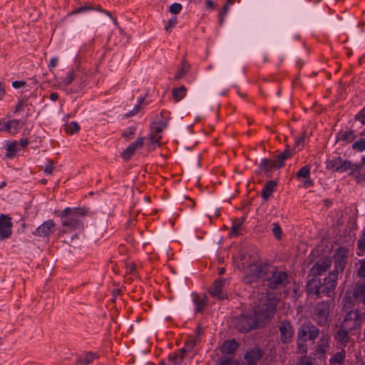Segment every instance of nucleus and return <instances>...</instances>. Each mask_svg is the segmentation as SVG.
<instances>
[{
    "label": "nucleus",
    "instance_id": "obj_29",
    "mask_svg": "<svg viewBox=\"0 0 365 365\" xmlns=\"http://www.w3.org/2000/svg\"><path fill=\"white\" fill-rule=\"evenodd\" d=\"M151 131L149 135V140L150 141V143H159L162 138L161 133L162 131H157V128L153 125L150 127Z\"/></svg>",
    "mask_w": 365,
    "mask_h": 365
},
{
    "label": "nucleus",
    "instance_id": "obj_27",
    "mask_svg": "<svg viewBox=\"0 0 365 365\" xmlns=\"http://www.w3.org/2000/svg\"><path fill=\"white\" fill-rule=\"evenodd\" d=\"M19 150H20L19 143L17 141L11 142L7 144L6 157L13 158Z\"/></svg>",
    "mask_w": 365,
    "mask_h": 365
},
{
    "label": "nucleus",
    "instance_id": "obj_2",
    "mask_svg": "<svg viewBox=\"0 0 365 365\" xmlns=\"http://www.w3.org/2000/svg\"><path fill=\"white\" fill-rule=\"evenodd\" d=\"M246 260L247 255H245L242 257V265L245 269L243 277L244 282L252 284L259 279H262L264 281L269 267L263 264L261 262H257L256 259H254L252 263L248 264Z\"/></svg>",
    "mask_w": 365,
    "mask_h": 365
},
{
    "label": "nucleus",
    "instance_id": "obj_62",
    "mask_svg": "<svg viewBox=\"0 0 365 365\" xmlns=\"http://www.w3.org/2000/svg\"><path fill=\"white\" fill-rule=\"evenodd\" d=\"M193 158V164H195L197 166L200 165V155L198 154H194L192 156Z\"/></svg>",
    "mask_w": 365,
    "mask_h": 365
},
{
    "label": "nucleus",
    "instance_id": "obj_33",
    "mask_svg": "<svg viewBox=\"0 0 365 365\" xmlns=\"http://www.w3.org/2000/svg\"><path fill=\"white\" fill-rule=\"evenodd\" d=\"M193 302L196 306L195 312H202L206 305V302L204 297H200L198 295H195L193 297Z\"/></svg>",
    "mask_w": 365,
    "mask_h": 365
},
{
    "label": "nucleus",
    "instance_id": "obj_57",
    "mask_svg": "<svg viewBox=\"0 0 365 365\" xmlns=\"http://www.w3.org/2000/svg\"><path fill=\"white\" fill-rule=\"evenodd\" d=\"M0 131L8 132V121L0 120Z\"/></svg>",
    "mask_w": 365,
    "mask_h": 365
},
{
    "label": "nucleus",
    "instance_id": "obj_7",
    "mask_svg": "<svg viewBox=\"0 0 365 365\" xmlns=\"http://www.w3.org/2000/svg\"><path fill=\"white\" fill-rule=\"evenodd\" d=\"M330 312V303L327 301H322L315 307L313 319L320 327H329Z\"/></svg>",
    "mask_w": 365,
    "mask_h": 365
},
{
    "label": "nucleus",
    "instance_id": "obj_31",
    "mask_svg": "<svg viewBox=\"0 0 365 365\" xmlns=\"http://www.w3.org/2000/svg\"><path fill=\"white\" fill-rule=\"evenodd\" d=\"M98 356L96 353L88 352L84 356H82L81 359H79V363L81 365H88L91 363L95 358H98Z\"/></svg>",
    "mask_w": 365,
    "mask_h": 365
},
{
    "label": "nucleus",
    "instance_id": "obj_6",
    "mask_svg": "<svg viewBox=\"0 0 365 365\" xmlns=\"http://www.w3.org/2000/svg\"><path fill=\"white\" fill-rule=\"evenodd\" d=\"M85 215L86 211L83 209L72 210L67 207L61 214L62 225L71 230L81 228L82 226L78 216H84Z\"/></svg>",
    "mask_w": 365,
    "mask_h": 365
},
{
    "label": "nucleus",
    "instance_id": "obj_43",
    "mask_svg": "<svg viewBox=\"0 0 365 365\" xmlns=\"http://www.w3.org/2000/svg\"><path fill=\"white\" fill-rule=\"evenodd\" d=\"M197 340H190L187 341L184 347L180 349V353H187L190 351L195 346Z\"/></svg>",
    "mask_w": 365,
    "mask_h": 365
},
{
    "label": "nucleus",
    "instance_id": "obj_51",
    "mask_svg": "<svg viewBox=\"0 0 365 365\" xmlns=\"http://www.w3.org/2000/svg\"><path fill=\"white\" fill-rule=\"evenodd\" d=\"M53 161L52 160H49L48 164L46 165V166L45 168L44 173H47V174H51L52 173V171H53Z\"/></svg>",
    "mask_w": 365,
    "mask_h": 365
},
{
    "label": "nucleus",
    "instance_id": "obj_11",
    "mask_svg": "<svg viewBox=\"0 0 365 365\" xmlns=\"http://www.w3.org/2000/svg\"><path fill=\"white\" fill-rule=\"evenodd\" d=\"M337 285V277L334 274H329L321 281L319 289L320 298L323 297H331L334 294V289Z\"/></svg>",
    "mask_w": 365,
    "mask_h": 365
},
{
    "label": "nucleus",
    "instance_id": "obj_9",
    "mask_svg": "<svg viewBox=\"0 0 365 365\" xmlns=\"http://www.w3.org/2000/svg\"><path fill=\"white\" fill-rule=\"evenodd\" d=\"M235 328L240 332L248 333L252 329H259L255 317L251 314H241L233 319Z\"/></svg>",
    "mask_w": 365,
    "mask_h": 365
},
{
    "label": "nucleus",
    "instance_id": "obj_63",
    "mask_svg": "<svg viewBox=\"0 0 365 365\" xmlns=\"http://www.w3.org/2000/svg\"><path fill=\"white\" fill-rule=\"evenodd\" d=\"M172 359L174 365H181L182 361H180L178 356H173Z\"/></svg>",
    "mask_w": 365,
    "mask_h": 365
},
{
    "label": "nucleus",
    "instance_id": "obj_44",
    "mask_svg": "<svg viewBox=\"0 0 365 365\" xmlns=\"http://www.w3.org/2000/svg\"><path fill=\"white\" fill-rule=\"evenodd\" d=\"M74 77H75L74 71L71 70L68 73L67 76L63 79L62 83L65 86H68L72 82V81L74 79Z\"/></svg>",
    "mask_w": 365,
    "mask_h": 365
},
{
    "label": "nucleus",
    "instance_id": "obj_37",
    "mask_svg": "<svg viewBox=\"0 0 365 365\" xmlns=\"http://www.w3.org/2000/svg\"><path fill=\"white\" fill-rule=\"evenodd\" d=\"M243 220H244L243 219H242V220H239V219L234 220V221L232 222V228H231V234L232 235H238V234H239L238 233V229L241 226V225L242 224Z\"/></svg>",
    "mask_w": 365,
    "mask_h": 365
},
{
    "label": "nucleus",
    "instance_id": "obj_59",
    "mask_svg": "<svg viewBox=\"0 0 365 365\" xmlns=\"http://www.w3.org/2000/svg\"><path fill=\"white\" fill-rule=\"evenodd\" d=\"M57 63H58V58L56 57L52 58L48 64V67L50 68V70L51 68L56 67V66L57 65Z\"/></svg>",
    "mask_w": 365,
    "mask_h": 365
},
{
    "label": "nucleus",
    "instance_id": "obj_35",
    "mask_svg": "<svg viewBox=\"0 0 365 365\" xmlns=\"http://www.w3.org/2000/svg\"><path fill=\"white\" fill-rule=\"evenodd\" d=\"M66 131L67 133L73 134L80 130V125L76 122H71L66 125Z\"/></svg>",
    "mask_w": 365,
    "mask_h": 365
},
{
    "label": "nucleus",
    "instance_id": "obj_16",
    "mask_svg": "<svg viewBox=\"0 0 365 365\" xmlns=\"http://www.w3.org/2000/svg\"><path fill=\"white\" fill-rule=\"evenodd\" d=\"M227 282L226 279H216L209 289L210 294L218 299H222L226 297V294L224 292V287Z\"/></svg>",
    "mask_w": 365,
    "mask_h": 365
},
{
    "label": "nucleus",
    "instance_id": "obj_12",
    "mask_svg": "<svg viewBox=\"0 0 365 365\" xmlns=\"http://www.w3.org/2000/svg\"><path fill=\"white\" fill-rule=\"evenodd\" d=\"M280 333V341L283 344H289L293 341L294 330L290 322L284 319L280 322L278 326Z\"/></svg>",
    "mask_w": 365,
    "mask_h": 365
},
{
    "label": "nucleus",
    "instance_id": "obj_25",
    "mask_svg": "<svg viewBox=\"0 0 365 365\" xmlns=\"http://www.w3.org/2000/svg\"><path fill=\"white\" fill-rule=\"evenodd\" d=\"M187 93V88L185 86H180L174 88L172 91V97L175 102H179L183 99Z\"/></svg>",
    "mask_w": 365,
    "mask_h": 365
},
{
    "label": "nucleus",
    "instance_id": "obj_56",
    "mask_svg": "<svg viewBox=\"0 0 365 365\" xmlns=\"http://www.w3.org/2000/svg\"><path fill=\"white\" fill-rule=\"evenodd\" d=\"M176 24H177L176 19L175 18L172 19L168 21V24L165 26V29L166 31H168L170 28L175 26Z\"/></svg>",
    "mask_w": 365,
    "mask_h": 365
},
{
    "label": "nucleus",
    "instance_id": "obj_13",
    "mask_svg": "<svg viewBox=\"0 0 365 365\" xmlns=\"http://www.w3.org/2000/svg\"><path fill=\"white\" fill-rule=\"evenodd\" d=\"M11 218L7 215L1 214L0 215V240H4L11 237L12 233Z\"/></svg>",
    "mask_w": 365,
    "mask_h": 365
},
{
    "label": "nucleus",
    "instance_id": "obj_39",
    "mask_svg": "<svg viewBox=\"0 0 365 365\" xmlns=\"http://www.w3.org/2000/svg\"><path fill=\"white\" fill-rule=\"evenodd\" d=\"M357 274L360 277H365V258L358 262Z\"/></svg>",
    "mask_w": 365,
    "mask_h": 365
},
{
    "label": "nucleus",
    "instance_id": "obj_45",
    "mask_svg": "<svg viewBox=\"0 0 365 365\" xmlns=\"http://www.w3.org/2000/svg\"><path fill=\"white\" fill-rule=\"evenodd\" d=\"M273 226V235L277 240H280L282 238V228L278 223H274Z\"/></svg>",
    "mask_w": 365,
    "mask_h": 365
},
{
    "label": "nucleus",
    "instance_id": "obj_36",
    "mask_svg": "<svg viewBox=\"0 0 365 365\" xmlns=\"http://www.w3.org/2000/svg\"><path fill=\"white\" fill-rule=\"evenodd\" d=\"M310 175V169L308 165H305L302 167L297 173L296 177L297 178H307L309 177Z\"/></svg>",
    "mask_w": 365,
    "mask_h": 365
},
{
    "label": "nucleus",
    "instance_id": "obj_40",
    "mask_svg": "<svg viewBox=\"0 0 365 365\" xmlns=\"http://www.w3.org/2000/svg\"><path fill=\"white\" fill-rule=\"evenodd\" d=\"M352 148L354 150H358L359 152H362V151L365 150V140L361 139L358 141H356L352 145Z\"/></svg>",
    "mask_w": 365,
    "mask_h": 365
},
{
    "label": "nucleus",
    "instance_id": "obj_54",
    "mask_svg": "<svg viewBox=\"0 0 365 365\" xmlns=\"http://www.w3.org/2000/svg\"><path fill=\"white\" fill-rule=\"evenodd\" d=\"M305 342H302V341H299L297 342V348L299 349V351L302 352H307V347L304 344Z\"/></svg>",
    "mask_w": 365,
    "mask_h": 365
},
{
    "label": "nucleus",
    "instance_id": "obj_8",
    "mask_svg": "<svg viewBox=\"0 0 365 365\" xmlns=\"http://www.w3.org/2000/svg\"><path fill=\"white\" fill-rule=\"evenodd\" d=\"M344 300L346 301L345 303H350L351 307L355 304H365V283H356L351 289L347 290L343 299Z\"/></svg>",
    "mask_w": 365,
    "mask_h": 365
},
{
    "label": "nucleus",
    "instance_id": "obj_50",
    "mask_svg": "<svg viewBox=\"0 0 365 365\" xmlns=\"http://www.w3.org/2000/svg\"><path fill=\"white\" fill-rule=\"evenodd\" d=\"M356 119L360 121L362 124L365 125V108H363L360 113L356 115Z\"/></svg>",
    "mask_w": 365,
    "mask_h": 365
},
{
    "label": "nucleus",
    "instance_id": "obj_30",
    "mask_svg": "<svg viewBox=\"0 0 365 365\" xmlns=\"http://www.w3.org/2000/svg\"><path fill=\"white\" fill-rule=\"evenodd\" d=\"M345 356L346 351L342 349L341 351L334 354L333 357L330 359L329 361L331 364H337L339 365H342L344 364Z\"/></svg>",
    "mask_w": 365,
    "mask_h": 365
},
{
    "label": "nucleus",
    "instance_id": "obj_47",
    "mask_svg": "<svg viewBox=\"0 0 365 365\" xmlns=\"http://www.w3.org/2000/svg\"><path fill=\"white\" fill-rule=\"evenodd\" d=\"M182 9V5L178 3H174L173 4L169 9V11L170 13L173 14H178L180 13V11Z\"/></svg>",
    "mask_w": 365,
    "mask_h": 365
},
{
    "label": "nucleus",
    "instance_id": "obj_19",
    "mask_svg": "<svg viewBox=\"0 0 365 365\" xmlns=\"http://www.w3.org/2000/svg\"><path fill=\"white\" fill-rule=\"evenodd\" d=\"M321 286V279L319 278L313 277L309 279L306 285V292L309 296H315L316 298H320L319 288Z\"/></svg>",
    "mask_w": 365,
    "mask_h": 365
},
{
    "label": "nucleus",
    "instance_id": "obj_46",
    "mask_svg": "<svg viewBox=\"0 0 365 365\" xmlns=\"http://www.w3.org/2000/svg\"><path fill=\"white\" fill-rule=\"evenodd\" d=\"M93 7L85 5V6H81V7H79V8L75 9V10H73L69 14H68V16H71V15L77 14H78L80 12H83V11H88V10H93Z\"/></svg>",
    "mask_w": 365,
    "mask_h": 365
},
{
    "label": "nucleus",
    "instance_id": "obj_58",
    "mask_svg": "<svg viewBox=\"0 0 365 365\" xmlns=\"http://www.w3.org/2000/svg\"><path fill=\"white\" fill-rule=\"evenodd\" d=\"M26 85V82L22 81H16L12 83V86L15 88H19Z\"/></svg>",
    "mask_w": 365,
    "mask_h": 365
},
{
    "label": "nucleus",
    "instance_id": "obj_60",
    "mask_svg": "<svg viewBox=\"0 0 365 365\" xmlns=\"http://www.w3.org/2000/svg\"><path fill=\"white\" fill-rule=\"evenodd\" d=\"M28 143H29V141L27 139H25V138L21 139L20 143H19L20 150L24 148L28 145Z\"/></svg>",
    "mask_w": 365,
    "mask_h": 365
},
{
    "label": "nucleus",
    "instance_id": "obj_61",
    "mask_svg": "<svg viewBox=\"0 0 365 365\" xmlns=\"http://www.w3.org/2000/svg\"><path fill=\"white\" fill-rule=\"evenodd\" d=\"M135 128H130V130L129 132L127 133H125L123 134V136L127 138V139H130V136L134 134V131H135Z\"/></svg>",
    "mask_w": 365,
    "mask_h": 365
},
{
    "label": "nucleus",
    "instance_id": "obj_24",
    "mask_svg": "<svg viewBox=\"0 0 365 365\" xmlns=\"http://www.w3.org/2000/svg\"><path fill=\"white\" fill-rule=\"evenodd\" d=\"M356 138L354 131L349 130L344 132H339L337 134L336 142L350 143Z\"/></svg>",
    "mask_w": 365,
    "mask_h": 365
},
{
    "label": "nucleus",
    "instance_id": "obj_42",
    "mask_svg": "<svg viewBox=\"0 0 365 365\" xmlns=\"http://www.w3.org/2000/svg\"><path fill=\"white\" fill-rule=\"evenodd\" d=\"M200 104V98L197 92L191 94V106L192 108H197Z\"/></svg>",
    "mask_w": 365,
    "mask_h": 365
},
{
    "label": "nucleus",
    "instance_id": "obj_34",
    "mask_svg": "<svg viewBox=\"0 0 365 365\" xmlns=\"http://www.w3.org/2000/svg\"><path fill=\"white\" fill-rule=\"evenodd\" d=\"M181 68L176 73L175 76V80H179L183 77H185V76L186 75L188 69H189V65H187L186 63V62L185 61H182V62L181 63Z\"/></svg>",
    "mask_w": 365,
    "mask_h": 365
},
{
    "label": "nucleus",
    "instance_id": "obj_17",
    "mask_svg": "<svg viewBox=\"0 0 365 365\" xmlns=\"http://www.w3.org/2000/svg\"><path fill=\"white\" fill-rule=\"evenodd\" d=\"M337 328L334 336L335 340L342 346H346L350 341V334L351 331L344 328V326L341 324L339 326H336Z\"/></svg>",
    "mask_w": 365,
    "mask_h": 365
},
{
    "label": "nucleus",
    "instance_id": "obj_32",
    "mask_svg": "<svg viewBox=\"0 0 365 365\" xmlns=\"http://www.w3.org/2000/svg\"><path fill=\"white\" fill-rule=\"evenodd\" d=\"M21 128V123L19 120H8V133L15 134L19 132Z\"/></svg>",
    "mask_w": 365,
    "mask_h": 365
},
{
    "label": "nucleus",
    "instance_id": "obj_20",
    "mask_svg": "<svg viewBox=\"0 0 365 365\" xmlns=\"http://www.w3.org/2000/svg\"><path fill=\"white\" fill-rule=\"evenodd\" d=\"M55 223L48 220L41 224L35 231L34 235L38 237H48L54 231Z\"/></svg>",
    "mask_w": 365,
    "mask_h": 365
},
{
    "label": "nucleus",
    "instance_id": "obj_18",
    "mask_svg": "<svg viewBox=\"0 0 365 365\" xmlns=\"http://www.w3.org/2000/svg\"><path fill=\"white\" fill-rule=\"evenodd\" d=\"M262 356V351L259 347L255 346L245 354L244 356L245 364L246 365H257V362Z\"/></svg>",
    "mask_w": 365,
    "mask_h": 365
},
{
    "label": "nucleus",
    "instance_id": "obj_49",
    "mask_svg": "<svg viewBox=\"0 0 365 365\" xmlns=\"http://www.w3.org/2000/svg\"><path fill=\"white\" fill-rule=\"evenodd\" d=\"M233 362H234V360L232 357L222 356L219 360V365H231Z\"/></svg>",
    "mask_w": 365,
    "mask_h": 365
},
{
    "label": "nucleus",
    "instance_id": "obj_5",
    "mask_svg": "<svg viewBox=\"0 0 365 365\" xmlns=\"http://www.w3.org/2000/svg\"><path fill=\"white\" fill-rule=\"evenodd\" d=\"M288 276L285 272L278 270L275 267H269L264 282L270 289H276L284 287L288 283Z\"/></svg>",
    "mask_w": 365,
    "mask_h": 365
},
{
    "label": "nucleus",
    "instance_id": "obj_48",
    "mask_svg": "<svg viewBox=\"0 0 365 365\" xmlns=\"http://www.w3.org/2000/svg\"><path fill=\"white\" fill-rule=\"evenodd\" d=\"M292 151L290 150H285L283 153L278 155L281 159V162H284L285 160L291 158L292 156Z\"/></svg>",
    "mask_w": 365,
    "mask_h": 365
},
{
    "label": "nucleus",
    "instance_id": "obj_10",
    "mask_svg": "<svg viewBox=\"0 0 365 365\" xmlns=\"http://www.w3.org/2000/svg\"><path fill=\"white\" fill-rule=\"evenodd\" d=\"M320 334L319 329L311 322L304 323L300 326L297 331V339L302 342L308 340L314 341Z\"/></svg>",
    "mask_w": 365,
    "mask_h": 365
},
{
    "label": "nucleus",
    "instance_id": "obj_23",
    "mask_svg": "<svg viewBox=\"0 0 365 365\" xmlns=\"http://www.w3.org/2000/svg\"><path fill=\"white\" fill-rule=\"evenodd\" d=\"M277 182L274 180H269L266 182L262 190V197L264 200H267L268 198L272 195Z\"/></svg>",
    "mask_w": 365,
    "mask_h": 365
},
{
    "label": "nucleus",
    "instance_id": "obj_3",
    "mask_svg": "<svg viewBox=\"0 0 365 365\" xmlns=\"http://www.w3.org/2000/svg\"><path fill=\"white\" fill-rule=\"evenodd\" d=\"M362 165L351 163V161L343 159L339 156L333 157L327 161V168L334 172L345 173L350 171V174L359 170Z\"/></svg>",
    "mask_w": 365,
    "mask_h": 365
},
{
    "label": "nucleus",
    "instance_id": "obj_52",
    "mask_svg": "<svg viewBox=\"0 0 365 365\" xmlns=\"http://www.w3.org/2000/svg\"><path fill=\"white\" fill-rule=\"evenodd\" d=\"M140 110V105H137L134 109L131 111H130L129 113H127L125 115L126 118H130L134 115H135L136 113H138Z\"/></svg>",
    "mask_w": 365,
    "mask_h": 365
},
{
    "label": "nucleus",
    "instance_id": "obj_64",
    "mask_svg": "<svg viewBox=\"0 0 365 365\" xmlns=\"http://www.w3.org/2000/svg\"><path fill=\"white\" fill-rule=\"evenodd\" d=\"M226 14H222V13L220 11L219 14V24L222 26L224 24L225 18Z\"/></svg>",
    "mask_w": 365,
    "mask_h": 365
},
{
    "label": "nucleus",
    "instance_id": "obj_55",
    "mask_svg": "<svg viewBox=\"0 0 365 365\" xmlns=\"http://www.w3.org/2000/svg\"><path fill=\"white\" fill-rule=\"evenodd\" d=\"M274 163L275 168H280L284 166V162H281V159L279 155L277 156L275 160H272Z\"/></svg>",
    "mask_w": 365,
    "mask_h": 365
},
{
    "label": "nucleus",
    "instance_id": "obj_26",
    "mask_svg": "<svg viewBox=\"0 0 365 365\" xmlns=\"http://www.w3.org/2000/svg\"><path fill=\"white\" fill-rule=\"evenodd\" d=\"M274 165H275L273 160H269L267 158H264L261 160L259 168L266 173L267 177H269V173H270L272 168H275Z\"/></svg>",
    "mask_w": 365,
    "mask_h": 365
},
{
    "label": "nucleus",
    "instance_id": "obj_22",
    "mask_svg": "<svg viewBox=\"0 0 365 365\" xmlns=\"http://www.w3.org/2000/svg\"><path fill=\"white\" fill-rule=\"evenodd\" d=\"M237 347L238 343L235 339L227 340L222 344L221 351L223 354H232L235 353Z\"/></svg>",
    "mask_w": 365,
    "mask_h": 365
},
{
    "label": "nucleus",
    "instance_id": "obj_38",
    "mask_svg": "<svg viewBox=\"0 0 365 365\" xmlns=\"http://www.w3.org/2000/svg\"><path fill=\"white\" fill-rule=\"evenodd\" d=\"M357 248L361 252H365V230L357 241Z\"/></svg>",
    "mask_w": 365,
    "mask_h": 365
},
{
    "label": "nucleus",
    "instance_id": "obj_1",
    "mask_svg": "<svg viewBox=\"0 0 365 365\" xmlns=\"http://www.w3.org/2000/svg\"><path fill=\"white\" fill-rule=\"evenodd\" d=\"M342 310L346 313L341 323L344 328L351 331V335L359 334L365 321V310L351 307L350 303H344Z\"/></svg>",
    "mask_w": 365,
    "mask_h": 365
},
{
    "label": "nucleus",
    "instance_id": "obj_53",
    "mask_svg": "<svg viewBox=\"0 0 365 365\" xmlns=\"http://www.w3.org/2000/svg\"><path fill=\"white\" fill-rule=\"evenodd\" d=\"M26 102L24 100H21L19 102L17 106H16L15 112L20 111L24 109L25 106H26Z\"/></svg>",
    "mask_w": 365,
    "mask_h": 365
},
{
    "label": "nucleus",
    "instance_id": "obj_21",
    "mask_svg": "<svg viewBox=\"0 0 365 365\" xmlns=\"http://www.w3.org/2000/svg\"><path fill=\"white\" fill-rule=\"evenodd\" d=\"M144 143L143 138H138L134 143H131L126 150H125L121 156L125 160H128L135 153L137 149L142 148Z\"/></svg>",
    "mask_w": 365,
    "mask_h": 365
},
{
    "label": "nucleus",
    "instance_id": "obj_15",
    "mask_svg": "<svg viewBox=\"0 0 365 365\" xmlns=\"http://www.w3.org/2000/svg\"><path fill=\"white\" fill-rule=\"evenodd\" d=\"M334 269L332 272H330L329 274H334V275L338 278V274L339 273H342L346 264H347V257L343 251H339L336 253L334 256Z\"/></svg>",
    "mask_w": 365,
    "mask_h": 365
},
{
    "label": "nucleus",
    "instance_id": "obj_28",
    "mask_svg": "<svg viewBox=\"0 0 365 365\" xmlns=\"http://www.w3.org/2000/svg\"><path fill=\"white\" fill-rule=\"evenodd\" d=\"M329 337L327 336H322L319 341V344L317 347L316 352L319 354H324L327 351Z\"/></svg>",
    "mask_w": 365,
    "mask_h": 365
},
{
    "label": "nucleus",
    "instance_id": "obj_14",
    "mask_svg": "<svg viewBox=\"0 0 365 365\" xmlns=\"http://www.w3.org/2000/svg\"><path fill=\"white\" fill-rule=\"evenodd\" d=\"M331 266V259L329 257L321 258L316 262L309 270V275L317 277L327 272Z\"/></svg>",
    "mask_w": 365,
    "mask_h": 365
},
{
    "label": "nucleus",
    "instance_id": "obj_4",
    "mask_svg": "<svg viewBox=\"0 0 365 365\" xmlns=\"http://www.w3.org/2000/svg\"><path fill=\"white\" fill-rule=\"evenodd\" d=\"M277 302L269 300L266 304H262L259 309L253 314L257 324L259 328L263 327L265 324L270 321L274 317L277 309Z\"/></svg>",
    "mask_w": 365,
    "mask_h": 365
},
{
    "label": "nucleus",
    "instance_id": "obj_41",
    "mask_svg": "<svg viewBox=\"0 0 365 365\" xmlns=\"http://www.w3.org/2000/svg\"><path fill=\"white\" fill-rule=\"evenodd\" d=\"M170 120V118H166L163 121H159L158 123H153V125H154L157 128V131H162L168 126V121Z\"/></svg>",
    "mask_w": 365,
    "mask_h": 365
}]
</instances>
